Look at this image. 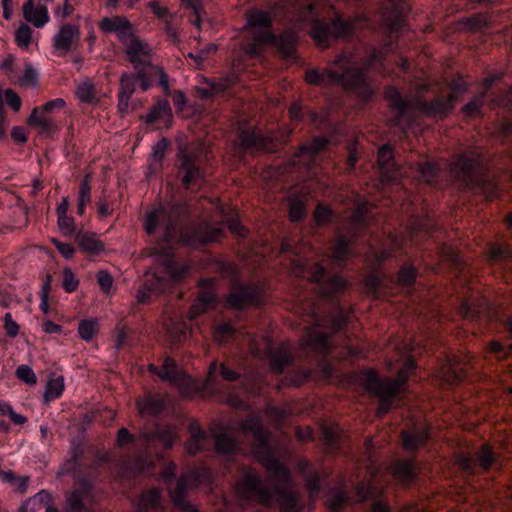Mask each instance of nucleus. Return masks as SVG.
Instances as JSON below:
<instances>
[{
  "label": "nucleus",
  "instance_id": "nucleus-3",
  "mask_svg": "<svg viewBox=\"0 0 512 512\" xmlns=\"http://www.w3.org/2000/svg\"><path fill=\"white\" fill-rule=\"evenodd\" d=\"M305 81L315 86L340 85L345 89L363 91L366 98L372 94L366 84L364 71L355 67L352 58L345 54L337 56L322 72L318 69L308 70Z\"/></svg>",
  "mask_w": 512,
  "mask_h": 512
},
{
  "label": "nucleus",
  "instance_id": "nucleus-10",
  "mask_svg": "<svg viewBox=\"0 0 512 512\" xmlns=\"http://www.w3.org/2000/svg\"><path fill=\"white\" fill-rule=\"evenodd\" d=\"M481 164V153L476 149H470L454 158L450 163V173L464 187L484 186L480 177Z\"/></svg>",
  "mask_w": 512,
  "mask_h": 512
},
{
  "label": "nucleus",
  "instance_id": "nucleus-11",
  "mask_svg": "<svg viewBox=\"0 0 512 512\" xmlns=\"http://www.w3.org/2000/svg\"><path fill=\"white\" fill-rule=\"evenodd\" d=\"M125 53L129 61L133 64L134 70L137 72V78L143 91H147L150 87L149 69L152 67L150 60L151 48L149 45L137 37L134 32L131 37L123 42Z\"/></svg>",
  "mask_w": 512,
  "mask_h": 512
},
{
  "label": "nucleus",
  "instance_id": "nucleus-15",
  "mask_svg": "<svg viewBox=\"0 0 512 512\" xmlns=\"http://www.w3.org/2000/svg\"><path fill=\"white\" fill-rule=\"evenodd\" d=\"M203 158H206V155L202 144L185 147L180 151V170L184 173L182 182L186 187L200 177L198 164Z\"/></svg>",
  "mask_w": 512,
  "mask_h": 512
},
{
  "label": "nucleus",
  "instance_id": "nucleus-61",
  "mask_svg": "<svg viewBox=\"0 0 512 512\" xmlns=\"http://www.w3.org/2000/svg\"><path fill=\"white\" fill-rule=\"evenodd\" d=\"M185 8L191 9L195 16L192 20V24L198 29L201 28V14L203 12V6L200 0H183Z\"/></svg>",
  "mask_w": 512,
  "mask_h": 512
},
{
  "label": "nucleus",
  "instance_id": "nucleus-54",
  "mask_svg": "<svg viewBox=\"0 0 512 512\" xmlns=\"http://www.w3.org/2000/svg\"><path fill=\"white\" fill-rule=\"evenodd\" d=\"M328 144V140L325 137H315L310 143L304 144L300 147L303 153L316 155L322 151Z\"/></svg>",
  "mask_w": 512,
  "mask_h": 512
},
{
  "label": "nucleus",
  "instance_id": "nucleus-6",
  "mask_svg": "<svg viewBox=\"0 0 512 512\" xmlns=\"http://www.w3.org/2000/svg\"><path fill=\"white\" fill-rule=\"evenodd\" d=\"M185 273V269L176 268L172 257L162 258L154 272L145 274L144 283L137 293L138 302L145 303L151 295L165 292L173 282L179 281Z\"/></svg>",
  "mask_w": 512,
  "mask_h": 512
},
{
  "label": "nucleus",
  "instance_id": "nucleus-20",
  "mask_svg": "<svg viewBox=\"0 0 512 512\" xmlns=\"http://www.w3.org/2000/svg\"><path fill=\"white\" fill-rule=\"evenodd\" d=\"M301 346L303 349L327 355L330 350L329 336L321 332L317 327L308 328L301 340Z\"/></svg>",
  "mask_w": 512,
  "mask_h": 512
},
{
  "label": "nucleus",
  "instance_id": "nucleus-37",
  "mask_svg": "<svg viewBox=\"0 0 512 512\" xmlns=\"http://www.w3.org/2000/svg\"><path fill=\"white\" fill-rule=\"evenodd\" d=\"M365 205L360 204L354 210L350 219V231L349 234L353 237L359 236L367 226V212Z\"/></svg>",
  "mask_w": 512,
  "mask_h": 512
},
{
  "label": "nucleus",
  "instance_id": "nucleus-47",
  "mask_svg": "<svg viewBox=\"0 0 512 512\" xmlns=\"http://www.w3.org/2000/svg\"><path fill=\"white\" fill-rule=\"evenodd\" d=\"M168 146V141L166 139H161L153 146V150L150 156V164L149 167L151 169H158L161 167V162L165 156L166 150Z\"/></svg>",
  "mask_w": 512,
  "mask_h": 512
},
{
  "label": "nucleus",
  "instance_id": "nucleus-8",
  "mask_svg": "<svg viewBox=\"0 0 512 512\" xmlns=\"http://www.w3.org/2000/svg\"><path fill=\"white\" fill-rule=\"evenodd\" d=\"M213 481L212 470L208 467H198L184 472L176 483L175 488L169 490V495L174 505L181 512H199L198 509L186 500L188 489Z\"/></svg>",
  "mask_w": 512,
  "mask_h": 512
},
{
  "label": "nucleus",
  "instance_id": "nucleus-25",
  "mask_svg": "<svg viewBox=\"0 0 512 512\" xmlns=\"http://www.w3.org/2000/svg\"><path fill=\"white\" fill-rule=\"evenodd\" d=\"M354 238L349 233L347 236H338L331 252V259L337 266H343L350 257L355 255L351 247Z\"/></svg>",
  "mask_w": 512,
  "mask_h": 512
},
{
  "label": "nucleus",
  "instance_id": "nucleus-26",
  "mask_svg": "<svg viewBox=\"0 0 512 512\" xmlns=\"http://www.w3.org/2000/svg\"><path fill=\"white\" fill-rule=\"evenodd\" d=\"M391 11L388 7L383 9V19L391 33L401 29L404 23L406 4L403 1H390Z\"/></svg>",
  "mask_w": 512,
  "mask_h": 512
},
{
  "label": "nucleus",
  "instance_id": "nucleus-60",
  "mask_svg": "<svg viewBox=\"0 0 512 512\" xmlns=\"http://www.w3.org/2000/svg\"><path fill=\"white\" fill-rule=\"evenodd\" d=\"M15 375L18 379L25 382L28 385H35L37 383V377L28 365H20L16 369Z\"/></svg>",
  "mask_w": 512,
  "mask_h": 512
},
{
  "label": "nucleus",
  "instance_id": "nucleus-41",
  "mask_svg": "<svg viewBox=\"0 0 512 512\" xmlns=\"http://www.w3.org/2000/svg\"><path fill=\"white\" fill-rule=\"evenodd\" d=\"M76 96L81 102L86 104H96L99 102L95 85L90 79H86L77 85Z\"/></svg>",
  "mask_w": 512,
  "mask_h": 512
},
{
  "label": "nucleus",
  "instance_id": "nucleus-59",
  "mask_svg": "<svg viewBox=\"0 0 512 512\" xmlns=\"http://www.w3.org/2000/svg\"><path fill=\"white\" fill-rule=\"evenodd\" d=\"M62 286L67 293L76 291L79 286V280L70 268H65L63 270Z\"/></svg>",
  "mask_w": 512,
  "mask_h": 512
},
{
  "label": "nucleus",
  "instance_id": "nucleus-38",
  "mask_svg": "<svg viewBox=\"0 0 512 512\" xmlns=\"http://www.w3.org/2000/svg\"><path fill=\"white\" fill-rule=\"evenodd\" d=\"M199 293L197 299L203 306L213 307L216 303V294L214 291V280L211 278L202 279L198 283Z\"/></svg>",
  "mask_w": 512,
  "mask_h": 512
},
{
  "label": "nucleus",
  "instance_id": "nucleus-14",
  "mask_svg": "<svg viewBox=\"0 0 512 512\" xmlns=\"http://www.w3.org/2000/svg\"><path fill=\"white\" fill-rule=\"evenodd\" d=\"M66 108V101L63 98H56L33 108L28 117V124L40 130L41 133L52 135L59 130L53 115Z\"/></svg>",
  "mask_w": 512,
  "mask_h": 512
},
{
  "label": "nucleus",
  "instance_id": "nucleus-29",
  "mask_svg": "<svg viewBox=\"0 0 512 512\" xmlns=\"http://www.w3.org/2000/svg\"><path fill=\"white\" fill-rule=\"evenodd\" d=\"M190 439L185 443L186 451L189 455H195L197 452L205 449L208 441L207 433L201 427L192 423L189 426Z\"/></svg>",
  "mask_w": 512,
  "mask_h": 512
},
{
  "label": "nucleus",
  "instance_id": "nucleus-18",
  "mask_svg": "<svg viewBox=\"0 0 512 512\" xmlns=\"http://www.w3.org/2000/svg\"><path fill=\"white\" fill-rule=\"evenodd\" d=\"M80 29L73 24H63L53 38V47L62 54H67L79 42Z\"/></svg>",
  "mask_w": 512,
  "mask_h": 512
},
{
  "label": "nucleus",
  "instance_id": "nucleus-2",
  "mask_svg": "<svg viewBox=\"0 0 512 512\" xmlns=\"http://www.w3.org/2000/svg\"><path fill=\"white\" fill-rule=\"evenodd\" d=\"M385 98L390 108L398 112L392 120L393 125L403 131L409 128L420 114L434 118L445 117L453 109L455 102L453 94L437 97L430 102L422 101L419 96L404 98L394 87L386 89Z\"/></svg>",
  "mask_w": 512,
  "mask_h": 512
},
{
  "label": "nucleus",
  "instance_id": "nucleus-24",
  "mask_svg": "<svg viewBox=\"0 0 512 512\" xmlns=\"http://www.w3.org/2000/svg\"><path fill=\"white\" fill-rule=\"evenodd\" d=\"M166 340L171 344L182 342L186 339L188 327L186 322L179 316L168 317L163 321Z\"/></svg>",
  "mask_w": 512,
  "mask_h": 512
},
{
  "label": "nucleus",
  "instance_id": "nucleus-36",
  "mask_svg": "<svg viewBox=\"0 0 512 512\" xmlns=\"http://www.w3.org/2000/svg\"><path fill=\"white\" fill-rule=\"evenodd\" d=\"M89 490L87 487L72 491L67 496V509L70 512H89L84 501L87 499Z\"/></svg>",
  "mask_w": 512,
  "mask_h": 512
},
{
  "label": "nucleus",
  "instance_id": "nucleus-63",
  "mask_svg": "<svg viewBox=\"0 0 512 512\" xmlns=\"http://www.w3.org/2000/svg\"><path fill=\"white\" fill-rule=\"evenodd\" d=\"M305 217V204L300 199H295L290 203L289 218L293 222H298Z\"/></svg>",
  "mask_w": 512,
  "mask_h": 512
},
{
  "label": "nucleus",
  "instance_id": "nucleus-13",
  "mask_svg": "<svg viewBox=\"0 0 512 512\" xmlns=\"http://www.w3.org/2000/svg\"><path fill=\"white\" fill-rule=\"evenodd\" d=\"M262 300L260 286L253 283H232L225 296L224 306L237 311L258 306Z\"/></svg>",
  "mask_w": 512,
  "mask_h": 512
},
{
  "label": "nucleus",
  "instance_id": "nucleus-31",
  "mask_svg": "<svg viewBox=\"0 0 512 512\" xmlns=\"http://www.w3.org/2000/svg\"><path fill=\"white\" fill-rule=\"evenodd\" d=\"M76 242L83 252L91 255H97L104 250V243L92 232L78 233Z\"/></svg>",
  "mask_w": 512,
  "mask_h": 512
},
{
  "label": "nucleus",
  "instance_id": "nucleus-43",
  "mask_svg": "<svg viewBox=\"0 0 512 512\" xmlns=\"http://www.w3.org/2000/svg\"><path fill=\"white\" fill-rule=\"evenodd\" d=\"M474 456L476 465L481 467L484 471H488L496 461L492 448L487 444H483Z\"/></svg>",
  "mask_w": 512,
  "mask_h": 512
},
{
  "label": "nucleus",
  "instance_id": "nucleus-32",
  "mask_svg": "<svg viewBox=\"0 0 512 512\" xmlns=\"http://www.w3.org/2000/svg\"><path fill=\"white\" fill-rule=\"evenodd\" d=\"M274 41L275 35L272 31H258L255 33L253 41L246 44L245 52L251 56H258L262 53L264 45L273 43Z\"/></svg>",
  "mask_w": 512,
  "mask_h": 512
},
{
  "label": "nucleus",
  "instance_id": "nucleus-58",
  "mask_svg": "<svg viewBox=\"0 0 512 512\" xmlns=\"http://www.w3.org/2000/svg\"><path fill=\"white\" fill-rule=\"evenodd\" d=\"M0 414L9 416L16 425H23L27 422V418L24 415L16 413L12 406L5 401H0Z\"/></svg>",
  "mask_w": 512,
  "mask_h": 512
},
{
  "label": "nucleus",
  "instance_id": "nucleus-45",
  "mask_svg": "<svg viewBox=\"0 0 512 512\" xmlns=\"http://www.w3.org/2000/svg\"><path fill=\"white\" fill-rule=\"evenodd\" d=\"M64 387L65 385L63 376L50 378L49 381L47 382L44 393L45 402H50L54 399L59 398L64 391Z\"/></svg>",
  "mask_w": 512,
  "mask_h": 512
},
{
  "label": "nucleus",
  "instance_id": "nucleus-34",
  "mask_svg": "<svg viewBox=\"0 0 512 512\" xmlns=\"http://www.w3.org/2000/svg\"><path fill=\"white\" fill-rule=\"evenodd\" d=\"M466 376V371L462 367H458L456 362L449 361L443 365L439 371V377L448 385L459 383Z\"/></svg>",
  "mask_w": 512,
  "mask_h": 512
},
{
  "label": "nucleus",
  "instance_id": "nucleus-19",
  "mask_svg": "<svg viewBox=\"0 0 512 512\" xmlns=\"http://www.w3.org/2000/svg\"><path fill=\"white\" fill-rule=\"evenodd\" d=\"M217 371L219 372L220 376L223 380L228 382H234L239 379L240 375L229 368L225 363H221L220 365L217 364L216 361H213L209 365L208 369V375L205 380V389L215 393L217 391H220V387L218 384V378H217Z\"/></svg>",
  "mask_w": 512,
  "mask_h": 512
},
{
  "label": "nucleus",
  "instance_id": "nucleus-64",
  "mask_svg": "<svg viewBox=\"0 0 512 512\" xmlns=\"http://www.w3.org/2000/svg\"><path fill=\"white\" fill-rule=\"evenodd\" d=\"M332 211L328 207L319 204L314 212V220L317 225H326L331 221Z\"/></svg>",
  "mask_w": 512,
  "mask_h": 512
},
{
  "label": "nucleus",
  "instance_id": "nucleus-9",
  "mask_svg": "<svg viewBox=\"0 0 512 512\" xmlns=\"http://www.w3.org/2000/svg\"><path fill=\"white\" fill-rule=\"evenodd\" d=\"M416 368L414 359L409 356L404 365L398 371L395 380L380 379L373 371H365L360 374L359 381L362 387L373 396L379 394L396 395L401 386L408 380L410 373Z\"/></svg>",
  "mask_w": 512,
  "mask_h": 512
},
{
  "label": "nucleus",
  "instance_id": "nucleus-39",
  "mask_svg": "<svg viewBox=\"0 0 512 512\" xmlns=\"http://www.w3.org/2000/svg\"><path fill=\"white\" fill-rule=\"evenodd\" d=\"M137 407L141 414L157 416L163 411L165 403L158 396H150L144 400L137 401Z\"/></svg>",
  "mask_w": 512,
  "mask_h": 512
},
{
  "label": "nucleus",
  "instance_id": "nucleus-35",
  "mask_svg": "<svg viewBox=\"0 0 512 512\" xmlns=\"http://www.w3.org/2000/svg\"><path fill=\"white\" fill-rule=\"evenodd\" d=\"M245 18L249 27L271 31L272 19L268 12L260 9H250L246 11Z\"/></svg>",
  "mask_w": 512,
  "mask_h": 512
},
{
  "label": "nucleus",
  "instance_id": "nucleus-46",
  "mask_svg": "<svg viewBox=\"0 0 512 512\" xmlns=\"http://www.w3.org/2000/svg\"><path fill=\"white\" fill-rule=\"evenodd\" d=\"M149 370L165 381H174L176 379V363L172 358L167 357L160 369L154 365L149 366Z\"/></svg>",
  "mask_w": 512,
  "mask_h": 512
},
{
  "label": "nucleus",
  "instance_id": "nucleus-22",
  "mask_svg": "<svg viewBox=\"0 0 512 512\" xmlns=\"http://www.w3.org/2000/svg\"><path fill=\"white\" fill-rule=\"evenodd\" d=\"M401 435L404 448L409 451H414L427 442L430 436V428L426 424H422L402 431Z\"/></svg>",
  "mask_w": 512,
  "mask_h": 512
},
{
  "label": "nucleus",
  "instance_id": "nucleus-28",
  "mask_svg": "<svg viewBox=\"0 0 512 512\" xmlns=\"http://www.w3.org/2000/svg\"><path fill=\"white\" fill-rule=\"evenodd\" d=\"M172 118V110L167 99H158L145 117V122L151 124H166Z\"/></svg>",
  "mask_w": 512,
  "mask_h": 512
},
{
  "label": "nucleus",
  "instance_id": "nucleus-55",
  "mask_svg": "<svg viewBox=\"0 0 512 512\" xmlns=\"http://www.w3.org/2000/svg\"><path fill=\"white\" fill-rule=\"evenodd\" d=\"M57 226L61 234L65 237H70L76 232L75 221L68 215L57 217Z\"/></svg>",
  "mask_w": 512,
  "mask_h": 512
},
{
  "label": "nucleus",
  "instance_id": "nucleus-49",
  "mask_svg": "<svg viewBox=\"0 0 512 512\" xmlns=\"http://www.w3.org/2000/svg\"><path fill=\"white\" fill-rule=\"evenodd\" d=\"M348 496L342 490H334L326 500L331 512H338L348 503Z\"/></svg>",
  "mask_w": 512,
  "mask_h": 512
},
{
  "label": "nucleus",
  "instance_id": "nucleus-57",
  "mask_svg": "<svg viewBox=\"0 0 512 512\" xmlns=\"http://www.w3.org/2000/svg\"><path fill=\"white\" fill-rule=\"evenodd\" d=\"M148 71H149V74H150V80L154 76H158L159 77V86L162 88L164 94L166 96H169L170 95L169 79H168V75L163 70V68L152 64L151 69H149Z\"/></svg>",
  "mask_w": 512,
  "mask_h": 512
},
{
  "label": "nucleus",
  "instance_id": "nucleus-21",
  "mask_svg": "<svg viewBox=\"0 0 512 512\" xmlns=\"http://www.w3.org/2000/svg\"><path fill=\"white\" fill-rule=\"evenodd\" d=\"M22 12L24 19L36 28H42L50 21L45 2L41 4L40 2L27 0L22 6Z\"/></svg>",
  "mask_w": 512,
  "mask_h": 512
},
{
  "label": "nucleus",
  "instance_id": "nucleus-50",
  "mask_svg": "<svg viewBox=\"0 0 512 512\" xmlns=\"http://www.w3.org/2000/svg\"><path fill=\"white\" fill-rule=\"evenodd\" d=\"M98 327L96 319L82 320L78 325V334L81 339L90 341L96 335Z\"/></svg>",
  "mask_w": 512,
  "mask_h": 512
},
{
  "label": "nucleus",
  "instance_id": "nucleus-27",
  "mask_svg": "<svg viewBox=\"0 0 512 512\" xmlns=\"http://www.w3.org/2000/svg\"><path fill=\"white\" fill-rule=\"evenodd\" d=\"M142 437L147 445H150L154 439H158L165 448H170L178 439V433L175 427L157 424L154 432H145Z\"/></svg>",
  "mask_w": 512,
  "mask_h": 512
},
{
  "label": "nucleus",
  "instance_id": "nucleus-44",
  "mask_svg": "<svg viewBox=\"0 0 512 512\" xmlns=\"http://www.w3.org/2000/svg\"><path fill=\"white\" fill-rule=\"evenodd\" d=\"M394 475L403 482H410L415 477V467L410 460H399L394 464Z\"/></svg>",
  "mask_w": 512,
  "mask_h": 512
},
{
  "label": "nucleus",
  "instance_id": "nucleus-56",
  "mask_svg": "<svg viewBox=\"0 0 512 512\" xmlns=\"http://www.w3.org/2000/svg\"><path fill=\"white\" fill-rule=\"evenodd\" d=\"M148 71H149V74H150V80L154 76H158L159 77V86L162 88L164 94L166 96H169L170 95L169 79H168V75L163 70V68L152 64L151 69H149Z\"/></svg>",
  "mask_w": 512,
  "mask_h": 512
},
{
  "label": "nucleus",
  "instance_id": "nucleus-30",
  "mask_svg": "<svg viewBox=\"0 0 512 512\" xmlns=\"http://www.w3.org/2000/svg\"><path fill=\"white\" fill-rule=\"evenodd\" d=\"M392 149L388 145H383L378 150L377 154V162L381 169V179L382 181H392L396 178L397 172L395 170H391L390 167L393 166L392 163Z\"/></svg>",
  "mask_w": 512,
  "mask_h": 512
},
{
  "label": "nucleus",
  "instance_id": "nucleus-16",
  "mask_svg": "<svg viewBox=\"0 0 512 512\" xmlns=\"http://www.w3.org/2000/svg\"><path fill=\"white\" fill-rule=\"evenodd\" d=\"M460 314L464 319L492 321L497 318V311L492 308L485 298L465 300L460 306Z\"/></svg>",
  "mask_w": 512,
  "mask_h": 512
},
{
  "label": "nucleus",
  "instance_id": "nucleus-53",
  "mask_svg": "<svg viewBox=\"0 0 512 512\" xmlns=\"http://www.w3.org/2000/svg\"><path fill=\"white\" fill-rule=\"evenodd\" d=\"M32 29L22 23L15 32V42L21 48H28L31 44Z\"/></svg>",
  "mask_w": 512,
  "mask_h": 512
},
{
  "label": "nucleus",
  "instance_id": "nucleus-12",
  "mask_svg": "<svg viewBox=\"0 0 512 512\" xmlns=\"http://www.w3.org/2000/svg\"><path fill=\"white\" fill-rule=\"evenodd\" d=\"M293 273L298 277L317 283V293L324 297H332L341 292L346 286L344 278L338 275L324 281L325 269L319 264L295 262Z\"/></svg>",
  "mask_w": 512,
  "mask_h": 512
},
{
  "label": "nucleus",
  "instance_id": "nucleus-1",
  "mask_svg": "<svg viewBox=\"0 0 512 512\" xmlns=\"http://www.w3.org/2000/svg\"><path fill=\"white\" fill-rule=\"evenodd\" d=\"M190 216L186 203L160 205L147 214L145 230L152 234L158 227H163L167 243L180 240L192 247L206 245L222 237L221 227H211L206 223L191 224Z\"/></svg>",
  "mask_w": 512,
  "mask_h": 512
},
{
  "label": "nucleus",
  "instance_id": "nucleus-48",
  "mask_svg": "<svg viewBox=\"0 0 512 512\" xmlns=\"http://www.w3.org/2000/svg\"><path fill=\"white\" fill-rule=\"evenodd\" d=\"M137 72L135 74L123 73L119 80L118 93L131 97L136 89Z\"/></svg>",
  "mask_w": 512,
  "mask_h": 512
},
{
  "label": "nucleus",
  "instance_id": "nucleus-40",
  "mask_svg": "<svg viewBox=\"0 0 512 512\" xmlns=\"http://www.w3.org/2000/svg\"><path fill=\"white\" fill-rule=\"evenodd\" d=\"M239 447V443L230 435L221 432L215 435V450L219 455H230Z\"/></svg>",
  "mask_w": 512,
  "mask_h": 512
},
{
  "label": "nucleus",
  "instance_id": "nucleus-4",
  "mask_svg": "<svg viewBox=\"0 0 512 512\" xmlns=\"http://www.w3.org/2000/svg\"><path fill=\"white\" fill-rule=\"evenodd\" d=\"M239 429L244 434L254 437L253 454L256 460L266 468L269 476L279 484L287 485L290 482L289 470L282 465L270 450L269 430L264 428L261 420L255 416H248L239 423Z\"/></svg>",
  "mask_w": 512,
  "mask_h": 512
},
{
  "label": "nucleus",
  "instance_id": "nucleus-42",
  "mask_svg": "<svg viewBox=\"0 0 512 512\" xmlns=\"http://www.w3.org/2000/svg\"><path fill=\"white\" fill-rule=\"evenodd\" d=\"M291 361L290 354L286 347L281 346L271 354L270 367L275 373H282L285 366Z\"/></svg>",
  "mask_w": 512,
  "mask_h": 512
},
{
  "label": "nucleus",
  "instance_id": "nucleus-51",
  "mask_svg": "<svg viewBox=\"0 0 512 512\" xmlns=\"http://www.w3.org/2000/svg\"><path fill=\"white\" fill-rule=\"evenodd\" d=\"M161 498V491L157 488H152L143 492L140 497V507L143 509H155L158 507Z\"/></svg>",
  "mask_w": 512,
  "mask_h": 512
},
{
  "label": "nucleus",
  "instance_id": "nucleus-5",
  "mask_svg": "<svg viewBox=\"0 0 512 512\" xmlns=\"http://www.w3.org/2000/svg\"><path fill=\"white\" fill-rule=\"evenodd\" d=\"M236 489L244 498H256L264 505H271L274 501L279 504L280 512H301L302 505L295 493L287 487L277 485L272 491L264 488L261 480L253 472L248 471L237 483Z\"/></svg>",
  "mask_w": 512,
  "mask_h": 512
},
{
  "label": "nucleus",
  "instance_id": "nucleus-17",
  "mask_svg": "<svg viewBox=\"0 0 512 512\" xmlns=\"http://www.w3.org/2000/svg\"><path fill=\"white\" fill-rule=\"evenodd\" d=\"M99 28L104 33H115L122 43L134 32L132 23L125 16L105 17L99 22Z\"/></svg>",
  "mask_w": 512,
  "mask_h": 512
},
{
  "label": "nucleus",
  "instance_id": "nucleus-23",
  "mask_svg": "<svg viewBox=\"0 0 512 512\" xmlns=\"http://www.w3.org/2000/svg\"><path fill=\"white\" fill-rule=\"evenodd\" d=\"M239 145L243 150L272 151L270 140L256 131H242L239 134Z\"/></svg>",
  "mask_w": 512,
  "mask_h": 512
},
{
  "label": "nucleus",
  "instance_id": "nucleus-52",
  "mask_svg": "<svg viewBox=\"0 0 512 512\" xmlns=\"http://www.w3.org/2000/svg\"><path fill=\"white\" fill-rule=\"evenodd\" d=\"M235 328L230 323L220 324L213 332L214 340L220 344L226 343L234 338Z\"/></svg>",
  "mask_w": 512,
  "mask_h": 512
},
{
  "label": "nucleus",
  "instance_id": "nucleus-33",
  "mask_svg": "<svg viewBox=\"0 0 512 512\" xmlns=\"http://www.w3.org/2000/svg\"><path fill=\"white\" fill-rule=\"evenodd\" d=\"M296 42L297 38L294 32L284 31L279 37L275 36V41L270 44L276 46L284 58H292L295 53Z\"/></svg>",
  "mask_w": 512,
  "mask_h": 512
},
{
  "label": "nucleus",
  "instance_id": "nucleus-62",
  "mask_svg": "<svg viewBox=\"0 0 512 512\" xmlns=\"http://www.w3.org/2000/svg\"><path fill=\"white\" fill-rule=\"evenodd\" d=\"M418 171L425 182L432 184L437 179V170L435 166L430 162H424L418 164Z\"/></svg>",
  "mask_w": 512,
  "mask_h": 512
},
{
  "label": "nucleus",
  "instance_id": "nucleus-7",
  "mask_svg": "<svg viewBox=\"0 0 512 512\" xmlns=\"http://www.w3.org/2000/svg\"><path fill=\"white\" fill-rule=\"evenodd\" d=\"M364 22H366V18L363 15H355L352 18L344 19L338 14L331 21L315 19L311 24L310 36L318 46L324 49L329 46L331 38H348Z\"/></svg>",
  "mask_w": 512,
  "mask_h": 512
}]
</instances>
